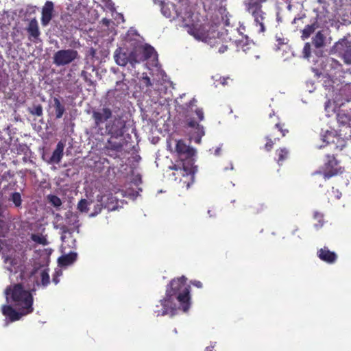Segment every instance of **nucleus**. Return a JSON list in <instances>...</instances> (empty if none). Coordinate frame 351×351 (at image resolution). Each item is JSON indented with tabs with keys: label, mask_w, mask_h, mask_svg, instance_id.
Segmentation results:
<instances>
[{
	"label": "nucleus",
	"mask_w": 351,
	"mask_h": 351,
	"mask_svg": "<svg viewBox=\"0 0 351 351\" xmlns=\"http://www.w3.org/2000/svg\"><path fill=\"white\" fill-rule=\"evenodd\" d=\"M186 278L182 276L172 279L167 285L165 296L160 300L162 308L156 306L154 313L157 316H173L178 309L187 312L191 307L190 286Z\"/></svg>",
	"instance_id": "obj_1"
},
{
	"label": "nucleus",
	"mask_w": 351,
	"mask_h": 351,
	"mask_svg": "<svg viewBox=\"0 0 351 351\" xmlns=\"http://www.w3.org/2000/svg\"><path fill=\"white\" fill-rule=\"evenodd\" d=\"M34 291V289L26 290L21 283H16L8 286L5 289V294L7 300L15 307H21L24 311L32 313L34 310L32 295V291Z\"/></svg>",
	"instance_id": "obj_2"
},
{
	"label": "nucleus",
	"mask_w": 351,
	"mask_h": 351,
	"mask_svg": "<svg viewBox=\"0 0 351 351\" xmlns=\"http://www.w3.org/2000/svg\"><path fill=\"white\" fill-rule=\"evenodd\" d=\"M114 115L106 124L104 128H99L98 134L109 135L112 138L123 137L126 129L127 121L124 119V111L119 107H114Z\"/></svg>",
	"instance_id": "obj_3"
},
{
	"label": "nucleus",
	"mask_w": 351,
	"mask_h": 351,
	"mask_svg": "<svg viewBox=\"0 0 351 351\" xmlns=\"http://www.w3.org/2000/svg\"><path fill=\"white\" fill-rule=\"evenodd\" d=\"M277 0H245L244 5L246 10L252 14L256 25L259 26V32L265 31V21L267 19L266 12L263 10L265 7H271L275 5Z\"/></svg>",
	"instance_id": "obj_4"
},
{
	"label": "nucleus",
	"mask_w": 351,
	"mask_h": 351,
	"mask_svg": "<svg viewBox=\"0 0 351 351\" xmlns=\"http://www.w3.org/2000/svg\"><path fill=\"white\" fill-rule=\"evenodd\" d=\"M170 169L175 171L173 173L174 179H179L180 182L186 184L187 188L193 183L195 174L197 171V167L194 165L193 160H180L177 164L170 167Z\"/></svg>",
	"instance_id": "obj_5"
},
{
	"label": "nucleus",
	"mask_w": 351,
	"mask_h": 351,
	"mask_svg": "<svg viewBox=\"0 0 351 351\" xmlns=\"http://www.w3.org/2000/svg\"><path fill=\"white\" fill-rule=\"evenodd\" d=\"M114 113V108L112 109L109 106H104L102 108L93 110L92 111V119L93 120V128L97 130L96 133L98 134L99 128H104L102 125L106 123L111 118Z\"/></svg>",
	"instance_id": "obj_6"
},
{
	"label": "nucleus",
	"mask_w": 351,
	"mask_h": 351,
	"mask_svg": "<svg viewBox=\"0 0 351 351\" xmlns=\"http://www.w3.org/2000/svg\"><path fill=\"white\" fill-rule=\"evenodd\" d=\"M130 51L132 66L149 59L156 52L154 48L147 44H137Z\"/></svg>",
	"instance_id": "obj_7"
},
{
	"label": "nucleus",
	"mask_w": 351,
	"mask_h": 351,
	"mask_svg": "<svg viewBox=\"0 0 351 351\" xmlns=\"http://www.w3.org/2000/svg\"><path fill=\"white\" fill-rule=\"evenodd\" d=\"M343 171V169L339 165V162L334 154H327L326 160L324 163V171L317 174L321 176L326 181L333 176L342 173Z\"/></svg>",
	"instance_id": "obj_8"
},
{
	"label": "nucleus",
	"mask_w": 351,
	"mask_h": 351,
	"mask_svg": "<svg viewBox=\"0 0 351 351\" xmlns=\"http://www.w3.org/2000/svg\"><path fill=\"white\" fill-rule=\"evenodd\" d=\"M188 33L193 36L195 39L199 40H202L204 42H211L212 38H217V40L213 43V45L218 44L221 41V38L219 35H208V31L206 30L205 27L202 25H195L192 24L191 25H188Z\"/></svg>",
	"instance_id": "obj_9"
},
{
	"label": "nucleus",
	"mask_w": 351,
	"mask_h": 351,
	"mask_svg": "<svg viewBox=\"0 0 351 351\" xmlns=\"http://www.w3.org/2000/svg\"><path fill=\"white\" fill-rule=\"evenodd\" d=\"M284 126L285 124L276 123L270 133L266 136L265 140L267 142L264 145V149L266 151L270 152L276 142L279 141L281 138L285 136L289 132V130L284 128Z\"/></svg>",
	"instance_id": "obj_10"
},
{
	"label": "nucleus",
	"mask_w": 351,
	"mask_h": 351,
	"mask_svg": "<svg viewBox=\"0 0 351 351\" xmlns=\"http://www.w3.org/2000/svg\"><path fill=\"white\" fill-rule=\"evenodd\" d=\"M339 135L335 136L333 132L327 131L324 136L323 141L326 142L328 145L331 147V149L337 151H341L346 145L345 138L350 137L347 136L348 132L343 133L342 129L339 130Z\"/></svg>",
	"instance_id": "obj_11"
},
{
	"label": "nucleus",
	"mask_w": 351,
	"mask_h": 351,
	"mask_svg": "<svg viewBox=\"0 0 351 351\" xmlns=\"http://www.w3.org/2000/svg\"><path fill=\"white\" fill-rule=\"evenodd\" d=\"M332 51L343 58L347 64H351V40L342 38L335 43Z\"/></svg>",
	"instance_id": "obj_12"
},
{
	"label": "nucleus",
	"mask_w": 351,
	"mask_h": 351,
	"mask_svg": "<svg viewBox=\"0 0 351 351\" xmlns=\"http://www.w3.org/2000/svg\"><path fill=\"white\" fill-rule=\"evenodd\" d=\"M336 116L339 129L348 130L349 136H351V105L344 102L343 106L338 110Z\"/></svg>",
	"instance_id": "obj_13"
},
{
	"label": "nucleus",
	"mask_w": 351,
	"mask_h": 351,
	"mask_svg": "<svg viewBox=\"0 0 351 351\" xmlns=\"http://www.w3.org/2000/svg\"><path fill=\"white\" fill-rule=\"evenodd\" d=\"M78 57V52L74 49H61L56 51L53 57V62L56 66H64L71 63Z\"/></svg>",
	"instance_id": "obj_14"
},
{
	"label": "nucleus",
	"mask_w": 351,
	"mask_h": 351,
	"mask_svg": "<svg viewBox=\"0 0 351 351\" xmlns=\"http://www.w3.org/2000/svg\"><path fill=\"white\" fill-rule=\"evenodd\" d=\"M66 224L61 225L60 228L62 233L72 234L74 232H79L80 221L78 215L75 213L68 211L65 214Z\"/></svg>",
	"instance_id": "obj_15"
},
{
	"label": "nucleus",
	"mask_w": 351,
	"mask_h": 351,
	"mask_svg": "<svg viewBox=\"0 0 351 351\" xmlns=\"http://www.w3.org/2000/svg\"><path fill=\"white\" fill-rule=\"evenodd\" d=\"M175 152L177 154L180 160H193L194 162L193 156H195V151L193 148L187 145L183 140L180 139L176 141Z\"/></svg>",
	"instance_id": "obj_16"
},
{
	"label": "nucleus",
	"mask_w": 351,
	"mask_h": 351,
	"mask_svg": "<svg viewBox=\"0 0 351 351\" xmlns=\"http://www.w3.org/2000/svg\"><path fill=\"white\" fill-rule=\"evenodd\" d=\"M18 311L14 309L13 306L8 304H4L1 306L2 314L9 319L10 322H14L21 319L22 317L30 314L27 311H24L21 307H16Z\"/></svg>",
	"instance_id": "obj_17"
},
{
	"label": "nucleus",
	"mask_w": 351,
	"mask_h": 351,
	"mask_svg": "<svg viewBox=\"0 0 351 351\" xmlns=\"http://www.w3.org/2000/svg\"><path fill=\"white\" fill-rule=\"evenodd\" d=\"M65 143L62 141H60L57 145L56 149L53 150L52 155L47 158L45 155L43 156V159L49 165L59 164L64 156V149Z\"/></svg>",
	"instance_id": "obj_18"
},
{
	"label": "nucleus",
	"mask_w": 351,
	"mask_h": 351,
	"mask_svg": "<svg viewBox=\"0 0 351 351\" xmlns=\"http://www.w3.org/2000/svg\"><path fill=\"white\" fill-rule=\"evenodd\" d=\"M344 102L338 95H335L332 99H328L324 104L326 116L330 117L334 114H337L338 110L343 106Z\"/></svg>",
	"instance_id": "obj_19"
},
{
	"label": "nucleus",
	"mask_w": 351,
	"mask_h": 351,
	"mask_svg": "<svg viewBox=\"0 0 351 351\" xmlns=\"http://www.w3.org/2000/svg\"><path fill=\"white\" fill-rule=\"evenodd\" d=\"M54 4L51 1H47L41 11V24L43 27L47 26L54 16Z\"/></svg>",
	"instance_id": "obj_20"
},
{
	"label": "nucleus",
	"mask_w": 351,
	"mask_h": 351,
	"mask_svg": "<svg viewBox=\"0 0 351 351\" xmlns=\"http://www.w3.org/2000/svg\"><path fill=\"white\" fill-rule=\"evenodd\" d=\"M326 68L329 74L332 76H341V74L344 73L343 65L332 58L326 59Z\"/></svg>",
	"instance_id": "obj_21"
},
{
	"label": "nucleus",
	"mask_w": 351,
	"mask_h": 351,
	"mask_svg": "<svg viewBox=\"0 0 351 351\" xmlns=\"http://www.w3.org/2000/svg\"><path fill=\"white\" fill-rule=\"evenodd\" d=\"M114 138H110L108 139L106 145L104 147L105 152L107 155L116 157V153L120 152L123 149V144L120 141H113Z\"/></svg>",
	"instance_id": "obj_22"
},
{
	"label": "nucleus",
	"mask_w": 351,
	"mask_h": 351,
	"mask_svg": "<svg viewBox=\"0 0 351 351\" xmlns=\"http://www.w3.org/2000/svg\"><path fill=\"white\" fill-rule=\"evenodd\" d=\"M317 256L321 261L328 264L335 263L337 259V254L335 252L330 251L327 247L318 250Z\"/></svg>",
	"instance_id": "obj_23"
},
{
	"label": "nucleus",
	"mask_w": 351,
	"mask_h": 351,
	"mask_svg": "<svg viewBox=\"0 0 351 351\" xmlns=\"http://www.w3.org/2000/svg\"><path fill=\"white\" fill-rule=\"evenodd\" d=\"M26 30L29 35V40L36 42L39 39L40 31L38 26V21L36 18L32 19L26 27Z\"/></svg>",
	"instance_id": "obj_24"
},
{
	"label": "nucleus",
	"mask_w": 351,
	"mask_h": 351,
	"mask_svg": "<svg viewBox=\"0 0 351 351\" xmlns=\"http://www.w3.org/2000/svg\"><path fill=\"white\" fill-rule=\"evenodd\" d=\"M131 58V51H123L121 48L115 51L114 60L116 63L119 66H124L128 63L132 66Z\"/></svg>",
	"instance_id": "obj_25"
},
{
	"label": "nucleus",
	"mask_w": 351,
	"mask_h": 351,
	"mask_svg": "<svg viewBox=\"0 0 351 351\" xmlns=\"http://www.w3.org/2000/svg\"><path fill=\"white\" fill-rule=\"evenodd\" d=\"M100 199L104 204V208L108 210H114L118 207V199L112 193L101 195Z\"/></svg>",
	"instance_id": "obj_26"
},
{
	"label": "nucleus",
	"mask_w": 351,
	"mask_h": 351,
	"mask_svg": "<svg viewBox=\"0 0 351 351\" xmlns=\"http://www.w3.org/2000/svg\"><path fill=\"white\" fill-rule=\"evenodd\" d=\"M77 254L76 252H71L67 254L62 255L58 259L59 264L61 266H68L73 264L77 259Z\"/></svg>",
	"instance_id": "obj_27"
},
{
	"label": "nucleus",
	"mask_w": 351,
	"mask_h": 351,
	"mask_svg": "<svg viewBox=\"0 0 351 351\" xmlns=\"http://www.w3.org/2000/svg\"><path fill=\"white\" fill-rule=\"evenodd\" d=\"M186 125L189 128L194 129L197 136L199 138H201L204 135V127L199 124L196 121L189 119L187 120ZM200 139H199V141Z\"/></svg>",
	"instance_id": "obj_28"
},
{
	"label": "nucleus",
	"mask_w": 351,
	"mask_h": 351,
	"mask_svg": "<svg viewBox=\"0 0 351 351\" xmlns=\"http://www.w3.org/2000/svg\"><path fill=\"white\" fill-rule=\"evenodd\" d=\"M276 160L279 165H282V163L288 159L289 156V152L287 148H280L276 151Z\"/></svg>",
	"instance_id": "obj_29"
},
{
	"label": "nucleus",
	"mask_w": 351,
	"mask_h": 351,
	"mask_svg": "<svg viewBox=\"0 0 351 351\" xmlns=\"http://www.w3.org/2000/svg\"><path fill=\"white\" fill-rule=\"evenodd\" d=\"M325 36L321 31L316 33L315 36L312 38V44L315 48L318 49L324 45Z\"/></svg>",
	"instance_id": "obj_30"
},
{
	"label": "nucleus",
	"mask_w": 351,
	"mask_h": 351,
	"mask_svg": "<svg viewBox=\"0 0 351 351\" xmlns=\"http://www.w3.org/2000/svg\"><path fill=\"white\" fill-rule=\"evenodd\" d=\"M346 86L347 84L341 86L339 90V93H336L335 95H338L341 99H343V102L350 104V101H351V90H344V88Z\"/></svg>",
	"instance_id": "obj_31"
},
{
	"label": "nucleus",
	"mask_w": 351,
	"mask_h": 351,
	"mask_svg": "<svg viewBox=\"0 0 351 351\" xmlns=\"http://www.w3.org/2000/svg\"><path fill=\"white\" fill-rule=\"evenodd\" d=\"M53 106L56 110V119H60L64 113L65 108L61 104L60 101L56 97L53 99Z\"/></svg>",
	"instance_id": "obj_32"
},
{
	"label": "nucleus",
	"mask_w": 351,
	"mask_h": 351,
	"mask_svg": "<svg viewBox=\"0 0 351 351\" xmlns=\"http://www.w3.org/2000/svg\"><path fill=\"white\" fill-rule=\"evenodd\" d=\"M31 239L35 243L43 245H47L49 243L46 237L41 234H32L31 235Z\"/></svg>",
	"instance_id": "obj_33"
},
{
	"label": "nucleus",
	"mask_w": 351,
	"mask_h": 351,
	"mask_svg": "<svg viewBox=\"0 0 351 351\" xmlns=\"http://www.w3.org/2000/svg\"><path fill=\"white\" fill-rule=\"evenodd\" d=\"M29 114L34 116L42 117L43 115V109L41 104L34 105L28 108Z\"/></svg>",
	"instance_id": "obj_34"
},
{
	"label": "nucleus",
	"mask_w": 351,
	"mask_h": 351,
	"mask_svg": "<svg viewBox=\"0 0 351 351\" xmlns=\"http://www.w3.org/2000/svg\"><path fill=\"white\" fill-rule=\"evenodd\" d=\"M48 271V269H44L40 272L41 285L43 287H47L50 282V278Z\"/></svg>",
	"instance_id": "obj_35"
},
{
	"label": "nucleus",
	"mask_w": 351,
	"mask_h": 351,
	"mask_svg": "<svg viewBox=\"0 0 351 351\" xmlns=\"http://www.w3.org/2000/svg\"><path fill=\"white\" fill-rule=\"evenodd\" d=\"M250 208L252 213L256 215L262 213L266 208V206L261 202H255Z\"/></svg>",
	"instance_id": "obj_36"
},
{
	"label": "nucleus",
	"mask_w": 351,
	"mask_h": 351,
	"mask_svg": "<svg viewBox=\"0 0 351 351\" xmlns=\"http://www.w3.org/2000/svg\"><path fill=\"white\" fill-rule=\"evenodd\" d=\"M47 199L49 202L56 208L60 207L62 205V201L57 195H49Z\"/></svg>",
	"instance_id": "obj_37"
},
{
	"label": "nucleus",
	"mask_w": 351,
	"mask_h": 351,
	"mask_svg": "<svg viewBox=\"0 0 351 351\" xmlns=\"http://www.w3.org/2000/svg\"><path fill=\"white\" fill-rule=\"evenodd\" d=\"M89 202L86 199H82L77 204V208L82 213H88Z\"/></svg>",
	"instance_id": "obj_38"
},
{
	"label": "nucleus",
	"mask_w": 351,
	"mask_h": 351,
	"mask_svg": "<svg viewBox=\"0 0 351 351\" xmlns=\"http://www.w3.org/2000/svg\"><path fill=\"white\" fill-rule=\"evenodd\" d=\"M128 86L125 84L123 80L118 81L116 82V88L114 91H121L122 93H128Z\"/></svg>",
	"instance_id": "obj_39"
},
{
	"label": "nucleus",
	"mask_w": 351,
	"mask_h": 351,
	"mask_svg": "<svg viewBox=\"0 0 351 351\" xmlns=\"http://www.w3.org/2000/svg\"><path fill=\"white\" fill-rule=\"evenodd\" d=\"M99 198V197H97ZM104 208V204L101 202V199H97V203L95 205L94 212L92 213L90 216L95 217L99 213H100L102 209Z\"/></svg>",
	"instance_id": "obj_40"
},
{
	"label": "nucleus",
	"mask_w": 351,
	"mask_h": 351,
	"mask_svg": "<svg viewBox=\"0 0 351 351\" xmlns=\"http://www.w3.org/2000/svg\"><path fill=\"white\" fill-rule=\"evenodd\" d=\"M9 200L12 201L16 207L21 205V196L19 192L13 193Z\"/></svg>",
	"instance_id": "obj_41"
},
{
	"label": "nucleus",
	"mask_w": 351,
	"mask_h": 351,
	"mask_svg": "<svg viewBox=\"0 0 351 351\" xmlns=\"http://www.w3.org/2000/svg\"><path fill=\"white\" fill-rule=\"evenodd\" d=\"M4 263L5 264V269L10 271H12V267L16 265V262L14 258H12L9 256H6L4 258Z\"/></svg>",
	"instance_id": "obj_42"
},
{
	"label": "nucleus",
	"mask_w": 351,
	"mask_h": 351,
	"mask_svg": "<svg viewBox=\"0 0 351 351\" xmlns=\"http://www.w3.org/2000/svg\"><path fill=\"white\" fill-rule=\"evenodd\" d=\"M314 218L317 220L318 223L315 224L316 228H321L324 223V215L318 211L314 213Z\"/></svg>",
	"instance_id": "obj_43"
},
{
	"label": "nucleus",
	"mask_w": 351,
	"mask_h": 351,
	"mask_svg": "<svg viewBox=\"0 0 351 351\" xmlns=\"http://www.w3.org/2000/svg\"><path fill=\"white\" fill-rule=\"evenodd\" d=\"M315 31V27L312 25H306L302 31V38H308L312 33Z\"/></svg>",
	"instance_id": "obj_44"
},
{
	"label": "nucleus",
	"mask_w": 351,
	"mask_h": 351,
	"mask_svg": "<svg viewBox=\"0 0 351 351\" xmlns=\"http://www.w3.org/2000/svg\"><path fill=\"white\" fill-rule=\"evenodd\" d=\"M141 84L145 87H151L152 86V83L149 77L147 76V74L143 73L142 77L141 78Z\"/></svg>",
	"instance_id": "obj_45"
},
{
	"label": "nucleus",
	"mask_w": 351,
	"mask_h": 351,
	"mask_svg": "<svg viewBox=\"0 0 351 351\" xmlns=\"http://www.w3.org/2000/svg\"><path fill=\"white\" fill-rule=\"evenodd\" d=\"M303 56L306 58H308L311 54V45L308 43H306L303 48Z\"/></svg>",
	"instance_id": "obj_46"
},
{
	"label": "nucleus",
	"mask_w": 351,
	"mask_h": 351,
	"mask_svg": "<svg viewBox=\"0 0 351 351\" xmlns=\"http://www.w3.org/2000/svg\"><path fill=\"white\" fill-rule=\"evenodd\" d=\"M238 51L241 50L245 53H247V51L251 49V47L249 44L243 43V42L239 43L237 45Z\"/></svg>",
	"instance_id": "obj_47"
},
{
	"label": "nucleus",
	"mask_w": 351,
	"mask_h": 351,
	"mask_svg": "<svg viewBox=\"0 0 351 351\" xmlns=\"http://www.w3.org/2000/svg\"><path fill=\"white\" fill-rule=\"evenodd\" d=\"M195 114L197 116L199 121H203L204 119V112L202 108H197L195 110Z\"/></svg>",
	"instance_id": "obj_48"
},
{
	"label": "nucleus",
	"mask_w": 351,
	"mask_h": 351,
	"mask_svg": "<svg viewBox=\"0 0 351 351\" xmlns=\"http://www.w3.org/2000/svg\"><path fill=\"white\" fill-rule=\"evenodd\" d=\"M82 77L84 78V81L88 84V85L93 84V81L87 76V73L86 71H83L82 72Z\"/></svg>",
	"instance_id": "obj_49"
},
{
	"label": "nucleus",
	"mask_w": 351,
	"mask_h": 351,
	"mask_svg": "<svg viewBox=\"0 0 351 351\" xmlns=\"http://www.w3.org/2000/svg\"><path fill=\"white\" fill-rule=\"evenodd\" d=\"M52 282L57 285L59 282V274L58 272H56L53 276L52 278Z\"/></svg>",
	"instance_id": "obj_50"
},
{
	"label": "nucleus",
	"mask_w": 351,
	"mask_h": 351,
	"mask_svg": "<svg viewBox=\"0 0 351 351\" xmlns=\"http://www.w3.org/2000/svg\"><path fill=\"white\" fill-rule=\"evenodd\" d=\"M191 283L193 286H195V287H196L197 288H202V283L200 281H199V280H193V281H191Z\"/></svg>",
	"instance_id": "obj_51"
},
{
	"label": "nucleus",
	"mask_w": 351,
	"mask_h": 351,
	"mask_svg": "<svg viewBox=\"0 0 351 351\" xmlns=\"http://www.w3.org/2000/svg\"><path fill=\"white\" fill-rule=\"evenodd\" d=\"M228 45H222L218 49V51L220 53H224L226 51H227L228 49Z\"/></svg>",
	"instance_id": "obj_52"
},
{
	"label": "nucleus",
	"mask_w": 351,
	"mask_h": 351,
	"mask_svg": "<svg viewBox=\"0 0 351 351\" xmlns=\"http://www.w3.org/2000/svg\"><path fill=\"white\" fill-rule=\"evenodd\" d=\"M196 102H197V100H196L195 99H194V98H193V99H191V100L189 102V104H187V106H188V107H191V106H193V104H194L195 103H196Z\"/></svg>",
	"instance_id": "obj_53"
},
{
	"label": "nucleus",
	"mask_w": 351,
	"mask_h": 351,
	"mask_svg": "<svg viewBox=\"0 0 351 351\" xmlns=\"http://www.w3.org/2000/svg\"><path fill=\"white\" fill-rule=\"evenodd\" d=\"M7 175H8L9 176H11V175H10V171H6V172H5V173H3V175L2 176L1 180L5 179V178H6Z\"/></svg>",
	"instance_id": "obj_54"
},
{
	"label": "nucleus",
	"mask_w": 351,
	"mask_h": 351,
	"mask_svg": "<svg viewBox=\"0 0 351 351\" xmlns=\"http://www.w3.org/2000/svg\"><path fill=\"white\" fill-rule=\"evenodd\" d=\"M344 90H351V84H347V86L344 88Z\"/></svg>",
	"instance_id": "obj_55"
},
{
	"label": "nucleus",
	"mask_w": 351,
	"mask_h": 351,
	"mask_svg": "<svg viewBox=\"0 0 351 351\" xmlns=\"http://www.w3.org/2000/svg\"><path fill=\"white\" fill-rule=\"evenodd\" d=\"M220 151H221V148L220 147H217L215 149V154L217 155V156L219 155Z\"/></svg>",
	"instance_id": "obj_56"
},
{
	"label": "nucleus",
	"mask_w": 351,
	"mask_h": 351,
	"mask_svg": "<svg viewBox=\"0 0 351 351\" xmlns=\"http://www.w3.org/2000/svg\"><path fill=\"white\" fill-rule=\"evenodd\" d=\"M162 12L163 13V14L165 16H166L167 17H169L170 16V14H167L165 10H164V8H162Z\"/></svg>",
	"instance_id": "obj_57"
},
{
	"label": "nucleus",
	"mask_w": 351,
	"mask_h": 351,
	"mask_svg": "<svg viewBox=\"0 0 351 351\" xmlns=\"http://www.w3.org/2000/svg\"><path fill=\"white\" fill-rule=\"evenodd\" d=\"M213 346H208L206 348L205 351H213Z\"/></svg>",
	"instance_id": "obj_58"
},
{
	"label": "nucleus",
	"mask_w": 351,
	"mask_h": 351,
	"mask_svg": "<svg viewBox=\"0 0 351 351\" xmlns=\"http://www.w3.org/2000/svg\"><path fill=\"white\" fill-rule=\"evenodd\" d=\"M225 25H227V26L230 25V21H229V20H228V19H227V20H226V21H225Z\"/></svg>",
	"instance_id": "obj_59"
},
{
	"label": "nucleus",
	"mask_w": 351,
	"mask_h": 351,
	"mask_svg": "<svg viewBox=\"0 0 351 351\" xmlns=\"http://www.w3.org/2000/svg\"><path fill=\"white\" fill-rule=\"evenodd\" d=\"M208 213L210 215V217H213V215L212 214V211L211 210H208Z\"/></svg>",
	"instance_id": "obj_60"
},
{
	"label": "nucleus",
	"mask_w": 351,
	"mask_h": 351,
	"mask_svg": "<svg viewBox=\"0 0 351 351\" xmlns=\"http://www.w3.org/2000/svg\"><path fill=\"white\" fill-rule=\"evenodd\" d=\"M36 271H37V269H34V270L32 271L31 274H32V275H34V274L36 272Z\"/></svg>",
	"instance_id": "obj_61"
},
{
	"label": "nucleus",
	"mask_w": 351,
	"mask_h": 351,
	"mask_svg": "<svg viewBox=\"0 0 351 351\" xmlns=\"http://www.w3.org/2000/svg\"><path fill=\"white\" fill-rule=\"evenodd\" d=\"M280 44L284 43L283 40H282V42L280 43Z\"/></svg>",
	"instance_id": "obj_62"
}]
</instances>
